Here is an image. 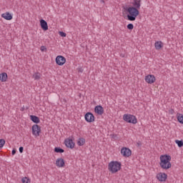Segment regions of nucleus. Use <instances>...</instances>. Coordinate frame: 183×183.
<instances>
[{
  "label": "nucleus",
  "mask_w": 183,
  "mask_h": 183,
  "mask_svg": "<svg viewBox=\"0 0 183 183\" xmlns=\"http://www.w3.org/2000/svg\"><path fill=\"white\" fill-rule=\"evenodd\" d=\"M132 6H123V9L127 12L128 21H135L139 15V9H141V0H133Z\"/></svg>",
  "instance_id": "obj_1"
},
{
  "label": "nucleus",
  "mask_w": 183,
  "mask_h": 183,
  "mask_svg": "<svg viewBox=\"0 0 183 183\" xmlns=\"http://www.w3.org/2000/svg\"><path fill=\"white\" fill-rule=\"evenodd\" d=\"M159 165L162 169H169L172 167L171 157L169 154L161 155Z\"/></svg>",
  "instance_id": "obj_2"
},
{
  "label": "nucleus",
  "mask_w": 183,
  "mask_h": 183,
  "mask_svg": "<svg viewBox=\"0 0 183 183\" xmlns=\"http://www.w3.org/2000/svg\"><path fill=\"white\" fill-rule=\"evenodd\" d=\"M121 167L122 164L118 161H112L108 164V169L112 174H117L119 171H121Z\"/></svg>",
  "instance_id": "obj_3"
},
{
  "label": "nucleus",
  "mask_w": 183,
  "mask_h": 183,
  "mask_svg": "<svg viewBox=\"0 0 183 183\" xmlns=\"http://www.w3.org/2000/svg\"><path fill=\"white\" fill-rule=\"evenodd\" d=\"M123 120L124 121V122H127V124H133L134 125L138 124V119H137V117L131 114H124Z\"/></svg>",
  "instance_id": "obj_4"
},
{
  "label": "nucleus",
  "mask_w": 183,
  "mask_h": 183,
  "mask_svg": "<svg viewBox=\"0 0 183 183\" xmlns=\"http://www.w3.org/2000/svg\"><path fill=\"white\" fill-rule=\"evenodd\" d=\"M84 119L86 122L89 123L95 122V116H94V114H92V112H89L85 114Z\"/></svg>",
  "instance_id": "obj_5"
},
{
  "label": "nucleus",
  "mask_w": 183,
  "mask_h": 183,
  "mask_svg": "<svg viewBox=\"0 0 183 183\" xmlns=\"http://www.w3.org/2000/svg\"><path fill=\"white\" fill-rule=\"evenodd\" d=\"M64 145L66 148H69L70 149L75 148V142H74V139L71 138H67L64 140Z\"/></svg>",
  "instance_id": "obj_6"
},
{
  "label": "nucleus",
  "mask_w": 183,
  "mask_h": 183,
  "mask_svg": "<svg viewBox=\"0 0 183 183\" xmlns=\"http://www.w3.org/2000/svg\"><path fill=\"white\" fill-rule=\"evenodd\" d=\"M31 132L34 137H39V134L41 132V127L38 124H34L31 127Z\"/></svg>",
  "instance_id": "obj_7"
},
{
  "label": "nucleus",
  "mask_w": 183,
  "mask_h": 183,
  "mask_svg": "<svg viewBox=\"0 0 183 183\" xmlns=\"http://www.w3.org/2000/svg\"><path fill=\"white\" fill-rule=\"evenodd\" d=\"M66 62V59L64 56L59 55L56 57V64L59 66H62Z\"/></svg>",
  "instance_id": "obj_8"
},
{
  "label": "nucleus",
  "mask_w": 183,
  "mask_h": 183,
  "mask_svg": "<svg viewBox=\"0 0 183 183\" xmlns=\"http://www.w3.org/2000/svg\"><path fill=\"white\" fill-rule=\"evenodd\" d=\"M121 154L123 157L128 158L132 155V152L128 147H123L121 149Z\"/></svg>",
  "instance_id": "obj_9"
},
{
  "label": "nucleus",
  "mask_w": 183,
  "mask_h": 183,
  "mask_svg": "<svg viewBox=\"0 0 183 183\" xmlns=\"http://www.w3.org/2000/svg\"><path fill=\"white\" fill-rule=\"evenodd\" d=\"M167 178H168V175L167 174V173L159 172V174H157V179L160 182H165Z\"/></svg>",
  "instance_id": "obj_10"
},
{
  "label": "nucleus",
  "mask_w": 183,
  "mask_h": 183,
  "mask_svg": "<svg viewBox=\"0 0 183 183\" xmlns=\"http://www.w3.org/2000/svg\"><path fill=\"white\" fill-rule=\"evenodd\" d=\"M157 79H155V76L152 75V74H149L147 76H145V81L147 84H154V82H155Z\"/></svg>",
  "instance_id": "obj_11"
},
{
  "label": "nucleus",
  "mask_w": 183,
  "mask_h": 183,
  "mask_svg": "<svg viewBox=\"0 0 183 183\" xmlns=\"http://www.w3.org/2000/svg\"><path fill=\"white\" fill-rule=\"evenodd\" d=\"M94 112L97 115H103L104 112V107H102L101 105L95 106Z\"/></svg>",
  "instance_id": "obj_12"
},
{
  "label": "nucleus",
  "mask_w": 183,
  "mask_h": 183,
  "mask_svg": "<svg viewBox=\"0 0 183 183\" xmlns=\"http://www.w3.org/2000/svg\"><path fill=\"white\" fill-rule=\"evenodd\" d=\"M56 165L58 168H64L65 167V160L62 158H59L56 161Z\"/></svg>",
  "instance_id": "obj_13"
},
{
  "label": "nucleus",
  "mask_w": 183,
  "mask_h": 183,
  "mask_svg": "<svg viewBox=\"0 0 183 183\" xmlns=\"http://www.w3.org/2000/svg\"><path fill=\"white\" fill-rule=\"evenodd\" d=\"M1 18H4V19H6V21H12L14 16L11 13L6 11V13L1 14Z\"/></svg>",
  "instance_id": "obj_14"
},
{
  "label": "nucleus",
  "mask_w": 183,
  "mask_h": 183,
  "mask_svg": "<svg viewBox=\"0 0 183 183\" xmlns=\"http://www.w3.org/2000/svg\"><path fill=\"white\" fill-rule=\"evenodd\" d=\"M40 26L43 31H48V22L44 19H40Z\"/></svg>",
  "instance_id": "obj_15"
},
{
  "label": "nucleus",
  "mask_w": 183,
  "mask_h": 183,
  "mask_svg": "<svg viewBox=\"0 0 183 183\" xmlns=\"http://www.w3.org/2000/svg\"><path fill=\"white\" fill-rule=\"evenodd\" d=\"M30 119L36 125H38V124H39V122H41V119H39V117H38V116L30 115Z\"/></svg>",
  "instance_id": "obj_16"
},
{
  "label": "nucleus",
  "mask_w": 183,
  "mask_h": 183,
  "mask_svg": "<svg viewBox=\"0 0 183 183\" xmlns=\"http://www.w3.org/2000/svg\"><path fill=\"white\" fill-rule=\"evenodd\" d=\"M155 49L157 51H159V49H162V48L164 47V43L161 41H156L154 44Z\"/></svg>",
  "instance_id": "obj_17"
},
{
  "label": "nucleus",
  "mask_w": 183,
  "mask_h": 183,
  "mask_svg": "<svg viewBox=\"0 0 183 183\" xmlns=\"http://www.w3.org/2000/svg\"><path fill=\"white\" fill-rule=\"evenodd\" d=\"M8 80V74L3 72L0 74V81L1 82H6Z\"/></svg>",
  "instance_id": "obj_18"
},
{
  "label": "nucleus",
  "mask_w": 183,
  "mask_h": 183,
  "mask_svg": "<svg viewBox=\"0 0 183 183\" xmlns=\"http://www.w3.org/2000/svg\"><path fill=\"white\" fill-rule=\"evenodd\" d=\"M85 142H86V141L85 140L84 138L83 137L79 138L77 141V145L79 147H83V145H85Z\"/></svg>",
  "instance_id": "obj_19"
},
{
  "label": "nucleus",
  "mask_w": 183,
  "mask_h": 183,
  "mask_svg": "<svg viewBox=\"0 0 183 183\" xmlns=\"http://www.w3.org/2000/svg\"><path fill=\"white\" fill-rule=\"evenodd\" d=\"M54 152L56 154H64V152H65V150L60 147H56L54 148Z\"/></svg>",
  "instance_id": "obj_20"
},
{
  "label": "nucleus",
  "mask_w": 183,
  "mask_h": 183,
  "mask_svg": "<svg viewBox=\"0 0 183 183\" xmlns=\"http://www.w3.org/2000/svg\"><path fill=\"white\" fill-rule=\"evenodd\" d=\"M177 119L178 122H179V124H183V114H182L177 113Z\"/></svg>",
  "instance_id": "obj_21"
},
{
  "label": "nucleus",
  "mask_w": 183,
  "mask_h": 183,
  "mask_svg": "<svg viewBox=\"0 0 183 183\" xmlns=\"http://www.w3.org/2000/svg\"><path fill=\"white\" fill-rule=\"evenodd\" d=\"M22 183H31V178L28 177H24L21 178Z\"/></svg>",
  "instance_id": "obj_22"
},
{
  "label": "nucleus",
  "mask_w": 183,
  "mask_h": 183,
  "mask_svg": "<svg viewBox=\"0 0 183 183\" xmlns=\"http://www.w3.org/2000/svg\"><path fill=\"white\" fill-rule=\"evenodd\" d=\"M175 144H177V147H179V148H182L183 147V140H175L174 141Z\"/></svg>",
  "instance_id": "obj_23"
},
{
  "label": "nucleus",
  "mask_w": 183,
  "mask_h": 183,
  "mask_svg": "<svg viewBox=\"0 0 183 183\" xmlns=\"http://www.w3.org/2000/svg\"><path fill=\"white\" fill-rule=\"evenodd\" d=\"M33 78L36 81H39V79H41V74L39 72L36 73L35 74L33 75Z\"/></svg>",
  "instance_id": "obj_24"
},
{
  "label": "nucleus",
  "mask_w": 183,
  "mask_h": 183,
  "mask_svg": "<svg viewBox=\"0 0 183 183\" xmlns=\"http://www.w3.org/2000/svg\"><path fill=\"white\" fill-rule=\"evenodd\" d=\"M4 145H5V139H0V148H4Z\"/></svg>",
  "instance_id": "obj_25"
},
{
  "label": "nucleus",
  "mask_w": 183,
  "mask_h": 183,
  "mask_svg": "<svg viewBox=\"0 0 183 183\" xmlns=\"http://www.w3.org/2000/svg\"><path fill=\"white\" fill-rule=\"evenodd\" d=\"M127 29L132 31V29H134V24L130 23L127 26Z\"/></svg>",
  "instance_id": "obj_26"
},
{
  "label": "nucleus",
  "mask_w": 183,
  "mask_h": 183,
  "mask_svg": "<svg viewBox=\"0 0 183 183\" xmlns=\"http://www.w3.org/2000/svg\"><path fill=\"white\" fill-rule=\"evenodd\" d=\"M59 35H60V36L62 38H65V36H66V33L64 31H59Z\"/></svg>",
  "instance_id": "obj_27"
},
{
  "label": "nucleus",
  "mask_w": 183,
  "mask_h": 183,
  "mask_svg": "<svg viewBox=\"0 0 183 183\" xmlns=\"http://www.w3.org/2000/svg\"><path fill=\"white\" fill-rule=\"evenodd\" d=\"M40 51H41V52H46V51H47L46 46H41L40 47Z\"/></svg>",
  "instance_id": "obj_28"
},
{
  "label": "nucleus",
  "mask_w": 183,
  "mask_h": 183,
  "mask_svg": "<svg viewBox=\"0 0 183 183\" xmlns=\"http://www.w3.org/2000/svg\"><path fill=\"white\" fill-rule=\"evenodd\" d=\"M136 147H137V148H141V147H142V143L140 141H138L137 142Z\"/></svg>",
  "instance_id": "obj_29"
},
{
  "label": "nucleus",
  "mask_w": 183,
  "mask_h": 183,
  "mask_svg": "<svg viewBox=\"0 0 183 183\" xmlns=\"http://www.w3.org/2000/svg\"><path fill=\"white\" fill-rule=\"evenodd\" d=\"M19 151L20 154H22V152H24V147H20L19 148Z\"/></svg>",
  "instance_id": "obj_30"
},
{
  "label": "nucleus",
  "mask_w": 183,
  "mask_h": 183,
  "mask_svg": "<svg viewBox=\"0 0 183 183\" xmlns=\"http://www.w3.org/2000/svg\"><path fill=\"white\" fill-rule=\"evenodd\" d=\"M16 154V149H13L11 151V155H15Z\"/></svg>",
  "instance_id": "obj_31"
},
{
  "label": "nucleus",
  "mask_w": 183,
  "mask_h": 183,
  "mask_svg": "<svg viewBox=\"0 0 183 183\" xmlns=\"http://www.w3.org/2000/svg\"><path fill=\"white\" fill-rule=\"evenodd\" d=\"M78 71H79V72L82 73V72H84V69L83 68H79Z\"/></svg>",
  "instance_id": "obj_32"
},
{
  "label": "nucleus",
  "mask_w": 183,
  "mask_h": 183,
  "mask_svg": "<svg viewBox=\"0 0 183 183\" xmlns=\"http://www.w3.org/2000/svg\"><path fill=\"white\" fill-rule=\"evenodd\" d=\"M120 56H122V58H124V57H125V54H120Z\"/></svg>",
  "instance_id": "obj_33"
},
{
  "label": "nucleus",
  "mask_w": 183,
  "mask_h": 183,
  "mask_svg": "<svg viewBox=\"0 0 183 183\" xmlns=\"http://www.w3.org/2000/svg\"><path fill=\"white\" fill-rule=\"evenodd\" d=\"M113 138H117V135H113Z\"/></svg>",
  "instance_id": "obj_34"
}]
</instances>
